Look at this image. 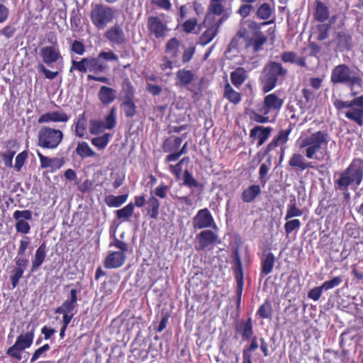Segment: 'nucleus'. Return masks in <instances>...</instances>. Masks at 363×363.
<instances>
[{"instance_id": "c85d7f7f", "label": "nucleus", "mask_w": 363, "mask_h": 363, "mask_svg": "<svg viewBox=\"0 0 363 363\" xmlns=\"http://www.w3.org/2000/svg\"><path fill=\"white\" fill-rule=\"evenodd\" d=\"M116 90L111 87L102 86L98 92L99 99L104 105L110 104L116 98Z\"/></svg>"}, {"instance_id": "f03ea898", "label": "nucleus", "mask_w": 363, "mask_h": 363, "mask_svg": "<svg viewBox=\"0 0 363 363\" xmlns=\"http://www.w3.org/2000/svg\"><path fill=\"white\" fill-rule=\"evenodd\" d=\"M330 136L328 129L317 130L301 137L298 147L303 155L308 160H322L328 154Z\"/></svg>"}, {"instance_id": "393cba45", "label": "nucleus", "mask_w": 363, "mask_h": 363, "mask_svg": "<svg viewBox=\"0 0 363 363\" xmlns=\"http://www.w3.org/2000/svg\"><path fill=\"white\" fill-rule=\"evenodd\" d=\"M232 84L239 89L248 78L247 71L242 67H236L230 74Z\"/></svg>"}, {"instance_id": "dca6fc26", "label": "nucleus", "mask_w": 363, "mask_h": 363, "mask_svg": "<svg viewBox=\"0 0 363 363\" xmlns=\"http://www.w3.org/2000/svg\"><path fill=\"white\" fill-rule=\"evenodd\" d=\"M218 240L216 233L211 230H203L196 235V249L197 250H204L210 246H213Z\"/></svg>"}, {"instance_id": "9d476101", "label": "nucleus", "mask_w": 363, "mask_h": 363, "mask_svg": "<svg viewBox=\"0 0 363 363\" xmlns=\"http://www.w3.org/2000/svg\"><path fill=\"white\" fill-rule=\"evenodd\" d=\"M48 41L52 43L51 45L43 47L40 49V55L43 59V62L50 65L52 63L57 62L59 60H62V57L60 53L59 45L57 44V38L48 39Z\"/></svg>"}, {"instance_id": "a878e982", "label": "nucleus", "mask_w": 363, "mask_h": 363, "mask_svg": "<svg viewBox=\"0 0 363 363\" xmlns=\"http://www.w3.org/2000/svg\"><path fill=\"white\" fill-rule=\"evenodd\" d=\"M182 137L174 135L168 137L162 143L163 151L169 154L177 152L182 145Z\"/></svg>"}, {"instance_id": "1a4fd4ad", "label": "nucleus", "mask_w": 363, "mask_h": 363, "mask_svg": "<svg viewBox=\"0 0 363 363\" xmlns=\"http://www.w3.org/2000/svg\"><path fill=\"white\" fill-rule=\"evenodd\" d=\"M294 123H289V126L286 129H281L278 132V134L272 139V140L267 145L264 154L265 155H269V153L275 150L277 147H281V160L283 159L286 147L284 145L288 142L289 139V135L294 128Z\"/></svg>"}, {"instance_id": "09e8293b", "label": "nucleus", "mask_w": 363, "mask_h": 363, "mask_svg": "<svg viewBox=\"0 0 363 363\" xmlns=\"http://www.w3.org/2000/svg\"><path fill=\"white\" fill-rule=\"evenodd\" d=\"M272 303L269 300L267 299L259 307L257 311V315L263 319L271 318L272 315Z\"/></svg>"}, {"instance_id": "423d86ee", "label": "nucleus", "mask_w": 363, "mask_h": 363, "mask_svg": "<svg viewBox=\"0 0 363 363\" xmlns=\"http://www.w3.org/2000/svg\"><path fill=\"white\" fill-rule=\"evenodd\" d=\"M63 132L50 126H42L37 134V145L43 149L55 150L62 143Z\"/></svg>"}, {"instance_id": "bb28decb", "label": "nucleus", "mask_w": 363, "mask_h": 363, "mask_svg": "<svg viewBox=\"0 0 363 363\" xmlns=\"http://www.w3.org/2000/svg\"><path fill=\"white\" fill-rule=\"evenodd\" d=\"M135 89L130 79L125 77L121 83V89L120 91L121 100L135 99Z\"/></svg>"}, {"instance_id": "a19ab883", "label": "nucleus", "mask_w": 363, "mask_h": 363, "mask_svg": "<svg viewBox=\"0 0 363 363\" xmlns=\"http://www.w3.org/2000/svg\"><path fill=\"white\" fill-rule=\"evenodd\" d=\"M89 71L96 74L104 72L108 65L97 55L96 57H89Z\"/></svg>"}, {"instance_id": "13d9d810", "label": "nucleus", "mask_w": 363, "mask_h": 363, "mask_svg": "<svg viewBox=\"0 0 363 363\" xmlns=\"http://www.w3.org/2000/svg\"><path fill=\"white\" fill-rule=\"evenodd\" d=\"M104 127L106 129H113L116 124V108H111L109 113L105 117Z\"/></svg>"}, {"instance_id": "72a5a7b5", "label": "nucleus", "mask_w": 363, "mask_h": 363, "mask_svg": "<svg viewBox=\"0 0 363 363\" xmlns=\"http://www.w3.org/2000/svg\"><path fill=\"white\" fill-rule=\"evenodd\" d=\"M180 41L175 37L170 38L165 45V53L170 59L177 60L179 55Z\"/></svg>"}, {"instance_id": "20e7f679", "label": "nucleus", "mask_w": 363, "mask_h": 363, "mask_svg": "<svg viewBox=\"0 0 363 363\" xmlns=\"http://www.w3.org/2000/svg\"><path fill=\"white\" fill-rule=\"evenodd\" d=\"M288 70L277 62H269L265 65L259 77L262 90L264 93L272 91L277 85L279 78H284Z\"/></svg>"}, {"instance_id": "3c124183", "label": "nucleus", "mask_w": 363, "mask_h": 363, "mask_svg": "<svg viewBox=\"0 0 363 363\" xmlns=\"http://www.w3.org/2000/svg\"><path fill=\"white\" fill-rule=\"evenodd\" d=\"M272 13V9L268 3L261 4L257 11V16L259 19L267 20Z\"/></svg>"}, {"instance_id": "cd10ccee", "label": "nucleus", "mask_w": 363, "mask_h": 363, "mask_svg": "<svg viewBox=\"0 0 363 363\" xmlns=\"http://www.w3.org/2000/svg\"><path fill=\"white\" fill-rule=\"evenodd\" d=\"M281 60L284 63L295 64L301 67H306V58L298 56L293 51L284 52L281 55Z\"/></svg>"}, {"instance_id": "a211bd4d", "label": "nucleus", "mask_w": 363, "mask_h": 363, "mask_svg": "<svg viewBox=\"0 0 363 363\" xmlns=\"http://www.w3.org/2000/svg\"><path fill=\"white\" fill-rule=\"evenodd\" d=\"M260 259V277H265L273 272L276 262V257L270 250H264L259 255Z\"/></svg>"}, {"instance_id": "603ef678", "label": "nucleus", "mask_w": 363, "mask_h": 363, "mask_svg": "<svg viewBox=\"0 0 363 363\" xmlns=\"http://www.w3.org/2000/svg\"><path fill=\"white\" fill-rule=\"evenodd\" d=\"M24 350L16 342L9 347L6 353L11 359L20 361L22 359V352Z\"/></svg>"}, {"instance_id": "2f4dec72", "label": "nucleus", "mask_w": 363, "mask_h": 363, "mask_svg": "<svg viewBox=\"0 0 363 363\" xmlns=\"http://www.w3.org/2000/svg\"><path fill=\"white\" fill-rule=\"evenodd\" d=\"M160 203L155 196L149 197L147 201V215L152 219H157L160 213Z\"/></svg>"}, {"instance_id": "5fc2aeb1", "label": "nucleus", "mask_w": 363, "mask_h": 363, "mask_svg": "<svg viewBox=\"0 0 363 363\" xmlns=\"http://www.w3.org/2000/svg\"><path fill=\"white\" fill-rule=\"evenodd\" d=\"M24 271V269H21L20 267H14L11 270L10 280L12 285V289H15L18 286L20 279L23 275Z\"/></svg>"}, {"instance_id": "f704fd0d", "label": "nucleus", "mask_w": 363, "mask_h": 363, "mask_svg": "<svg viewBox=\"0 0 363 363\" xmlns=\"http://www.w3.org/2000/svg\"><path fill=\"white\" fill-rule=\"evenodd\" d=\"M176 79L177 85L186 86L194 80V74L191 70L182 69L176 73Z\"/></svg>"}, {"instance_id": "e433bc0d", "label": "nucleus", "mask_w": 363, "mask_h": 363, "mask_svg": "<svg viewBox=\"0 0 363 363\" xmlns=\"http://www.w3.org/2000/svg\"><path fill=\"white\" fill-rule=\"evenodd\" d=\"M352 35L347 31H339L337 33V45L340 49L352 48Z\"/></svg>"}, {"instance_id": "864d4df0", "label": "nucleus", "mask_w": 363, "mask_h": 363, "mask_svg": "<svg viewBox=\"0 0 363 363\" xmlns=\"http://www.w3.org/2000/svg\"><path fill=\"white\" fill-rule=\"evenodd\" d=\"M267 161H268V164H266V163L261 164V165L259 167V179L263 186H265V184L267 182V175L269 170L270 169V167H271V156L269 157Z\"/></svg>"}, {"instance_id": "2eb2a0df", "label": "nucleus", "mask_w": 363, "mask_h": 363, "mask_svg": "<svg viewBox=\"0 0 363 363\" xmlns=\"http://www.w3.org/2000/svg\"><path fill=\"white\" fill-rule=\"evenodd\" d=\"M241 30L238 32V35L240 38H242L245 42V47L247 48L252 47L254 52H257L263 49L264 45L267 42V37L262 32L258 30L255 32L252 38L245 37L244 33Z\"/></svg>"}, {"instance_id": "4468645a", "label": "nucleus", "mask_w": 363, "mask_h": 363, "mask_svg": "<svg viewBox=\"0 0 363 363\" xmlns=\"http://www.w3.org/2000/svg\"><path fill=\"white\" fill-rule=\"evenodd\" d=\"M284 104V99L279 98L275 93L264 96L263 104L258 108V112L268 115L271 111H279Z\"/></svg>"}, {"instance_id": "f257e3e1", "label": "nucleus", "mask_w": 363, "mask_h": 363, "mask_svg": "<svg viewBox=\"0 0 363 363\" xmlns=\"http://www.w3.org/2000/svg\"><path fill=\"white\" fill-rule=\"evenodd\" d=\"M330 82L333 85L342 84L350 90V96L354 98L350 101L336 99L333 106L338 115H343L346 118L354 122L359 126L363 125V95L357 96L358 92L354 90L355 86L362 88L363 84L362 74L354 70L347 64H340L333 67L330 74Z\"/></svg>"}, {"instance_id": "79ce46f5", "label": "nucleus", "mask_w": 363, "mask_h": 363, "mask_svg": "<svg viewBox=\"0 0 363 363\" xmlns=\"http://www.w3.org/2000/svg\"><path fill=\"white\" fill-rule=\"evenodd\" d=\"M128 197V194L119 196L108 195L105 197L104 201L110 208H118L126 202Z\"/></svg>"}, {"instance_id": "7c9ffc66", "label": "nucleus", "mask_w": 363, "mask_h": 363, "mask_svg": "<svg viewBox=\"0 0 363 363\" xmlns=\"http://www.w3.org/2000/svg\"><path fill=\"white\" fill-rule=\"evenodd\" d=\"M261 194V188L258 184H252L245 189L241 198L244 203L252 202Z\"/></svg>"}, {"instance_id": "9b49d317", "label": "nucleus", "mask_w": 363, "mask_h": 363, "mask_svg": "<svg viewBox=\"0 0 363 363\" xmlns=\"http://www.w3.org/2000/svg\"><path fill=\"white\" fill-rule=\"evenodd\" d=\"M147 28L149 35L157 39L164 38L169 30L166 23L158 16H151L147 18Z\"/></svg>"}, {"instance_id": "5701e85b", "label": "nucleus", "mask_w": 363, "mask_h": 363, "mask_svg": "<svg viewBox=\"0 0 363 363\" xmlns=\"http://www.w3.org/2000/svg\"><path fill=\"white\" fill-rule=\"evenodd\" d=\"M48 252V247L45 242H43L37 248L34 257L32 259L30 272H36L45 262Z\"/></svg>"}, {"instance_id": "7ed1b4c3", "label": "nucleus", "mask_w": 363, "mask_h": 363, "mask_svg": "<svg viewBox=\"0 0 363 363\" xmlns=\"http://www.w3.org/2000/svg\"><path fill=\"white\" fill-rule=\"evenodd\" d=\"M363 181V159L354 157L348 167L337 174L334 180L335 190L342 191L345 198L349 197V187L357 188Z\"/></svg>"}, {"instance_id": "49530a36", "label": "nucleus", "mask_w": 363, "mask_h": 363, "mask_svg": "<svg viewBox=\"0 0 363 363\" xmlns=\"http://www.w3.org/2000/svg\"><path fill=\"white\" fill-rule=\"evenodd\" d=\"M183 184L190 189L198 188L200 189H203V185L197 181L188 170L185 169L183 174Z\"/></svg>"}, {"instance_id": "473e14b6", "label": "nucleus", "mask_w": 363, "mask_h": 363, "mask_svg": "<svg viewBox=\"0 0 363 363\" xmlns=\"http://www.w3.org/2000/svg\"><path fill=\"white\" fill-rule=\"evenodd\" d=\"M76 154L82 159L99 157L86 142H79L75 149Z\"/></svg>"}, {"instance_id": "680f3d73", "label": "nucleus", "mask_w": 363, "mask_h": 363, "mask_svg": "<svg viewBox=\"0 0 363 363\" xmlns=\"http://www.w3.org/2000/svg\"><path fill=\"white\" fill-rule=\"evenodd\" d=\"M301 225L298 219H289L284 224V230L286 235L291 234L294 230H298Z\"/></svg>"}, {"instance_id": "aec40b11", "label": "nucleus", "mask_w": 363, "mask_h": 363, "mask_svg": "<svg viewBox=\"0 0 363 363\" xmlns=\"http://www.w3.org/2000/svg\"><path fill=\"white\" fill-rule=\"evenodd\" d=\"M126 260V255L123 252H111L104 261V266L106 269H117L122 267Z\"/></svg>"}, {"instance_id": "6ab92c4d", "label": "nucleus", "mask_w": 363, "mask_h": 363, "mask_svg": "<svg viewBox=\"0 0 363 363\" xmlns=\"http://www.w3.org/2000/svg\"><path fill=\"white\" fill-rule=\"evenodd\" d=\"M273 128L270 126L256 125L250 131V138L257 141V146L262 145L270 137Z\"/></svg>"}, {"instance_id": "ddd939ff", "label": "nucleus", "mask_w": 363, "mask_h": 363, "mask_svg": "<svg viewBox=\"0 0 363 363\" xmlns=\"http://www.w3.org/2000/svg\"><path fill=\"white\" fill-rule=\"evenodd\" d=\"M13 217L16 221L15 224L16 232L28 234L30 230V225L27 220L32 219V212L30 210H16L13 213Z\"/></svg>"}, {"instance_id": "c03bdc74", "label": "nucleus", "mask_w": 363, "mask_h": 363, "mask_svg": "<svg viewBox=\"0 0 363 363\" xmlns=\"http://www.w3.org/2000/svg\"><path fill=\"white\" fill-rule=\"evenodd\" d=\"M218 30L213 26L207 27V29L201 34L199 38V44L205 46L211 43L213 38L217 35Z\"/></svg>"}, {"instance_id": "4d7b16f0", "label": "nucleus", "mask_w": 363, "mask_h": 363, "mask_svg": "<svg viewBox=\"0 0 363 363\" xmlns=\"http://www.w3.org/2000/svg\"><path fill=\"white\" fill-rule=\"evenodd\" d=\"M331 26L328 23H322L317 26L318 41H323L328 38Z\"/></svg>"}, {"instance_id": "69168bd1", "label": "nucleus", "mask_w": 363, "mask_h": 363, "mask_svg": "<svg viewBox=\"0 0 363 363\" xmlns=\"http://www.w3.org/2000/svg\"><path fill=\"white\" fill-rule=\"evenodd\" d=\"M187 143H185L182 148H179L177 152H174L172 154H169L165 157V162H171L177 160L182 155L185 154L187 152Z\"/></svg>"}, {"instance_id": "a18cd8bd", "label": "nucleus", "mask_w": 363, "mask_h": 363, "mask_svg": "<svg viewBox=\"0 0 363 363\" xmlns=\"http://www.w3.org/2000/svg\"><path fill=\"white\" fill-rule=\"evenodd\" d=\"M133 212L134 205L130 202L122 208L116 210L115 214L118 220L125 221L129 220L133 216Z\"/></svg>"}, {"instance_id": "0e129e2a", "label": "nucleus", "mask_w": 363, "mask_h": 363, "mask_svg": "<svg viewBox=\"0 0 363 363\" xmlns=\"http://www.w3.org/2000/svg\"><path fill=\"white\" fill-rule=\"evenodd\" d=\"M249 116L251 121L258 123H267L269 121L267 115H264L254 110L250 111Z\"/></svg>"}, {"instance_id": "4be33fe9", "label": "nucleus", "mask_w": 363, "mask_h": 363, "mask_svg": "<svg viewBox=\"0 0 363 363\" xmlns=\"http://www.w3.org/2000/svg\"><path fill=\"white\" fill-rule=\"evenodd\" d=\"M6 151L1 154L4 163L6 167H13V159L18 149V143L16 139L9 140L6 143Z\"/></svg>"}, {"instance_id": "58836bf2", "label": "nucleus", "mask_w": 363, "mask_h": 363, "mask_svg": "<svg viewBox=\"0 0 363 363\" xmlns=\"http://www.w3.org/2000/svg\"><path fill=\"white\" fill-rule=\"evenodd\" d=\"M223 96L235 105L238 104L242 99L240 93L235 91L229 83L224 86Z\"/></svg>"}, {"instance_id": "37998d69", "label": "nucleus", "mask_w": 363, "mask_h": 363, "mask_svg": "<svg viewBox=\"0 0 363 363\" xmlns=\"http://www.w3.org/2000/svg\"><path fill=\"white\" fill-rule=\"evenodd\" d=\"M315 18L319 22H324L329 17V11L328 7L320 1H315Z\"/></svg>"}, {"instance_id": "052dcab7", "label": "nucleus", "mask_w": 363, "mask_h": 363, "mask_svg": "<svg viewBox=\"0 0 363 363\" xmlns=\"http://www.w3.org/2000/svg\"><path fill=\"white\" fill-rule=\"evenodd\" d=\"M223 0H211L208 7V11H212L217 16H220L223 12Z\"/></svg>"}, {"instance_id": "ea45409f", "label": "nucleus", "mask_w": 363, "mask_h": 363, "mask_svg": "<svg viewBox=\"0 0 363 363\" xmlns=\"http://www.w3.org/2000/svg\"><path fill=\"white\" fill-rule=\"evenodd\" d=\"M74 125L76 136L80 138H83L86 134L87 128V121L84 112L79 116Z\"/></svg>"}, {"instance_id": "de8ad7c7", "label": "nucleus", "mask_w": 363, "mask_h": 363, "mask_svg": "<svg viewBox=\"0 0 363 363\" xmlns=\"http://www.w3.org/2000/svg\"><path fill=\"white\" fill-rule=\"evenodd\" d=\"M69 72L77 70L82 73H86L88 70L89 71V57H84L79 61L72 60Z\"/></svg>"}, {"instance_id": "39448f33", "label": "nucleus", "mask_w": 363, "mask_h": 363, "mask_svg": "<svg viewBox=\"0 0 363 363\" xmlns=\"http://www.w3.org/2000/svg\"><path fill=\"white\" fill-rule=\"evenodd\" d=\"M114 9L102 3H92L89 13L93 26L98 30H103L115 18Z\"/></svg>"}, {"instance_id": "e2e57ef3", "label": "nucleus", "mask_w": 363, "mask_h": 363, "mask_svg": "<svg viewBox=\"0 0 363 363\" xmlns=\"http://www.w3.org/2000/svg\"><path fill=\"white\" fill-rule=\"evenodd\" d=\"M196 52V47L194 45H191L188 47L184 48V50L182 55V62L183 64L189 62L194 57Z\"/></svg>"}, {"instance_id": "412c9836", "label": "nucleus", "mask_w": 363, "mask_h": 363, "mask_svg": "<svg viewBox=\"0 0 363 363\" xmlns=\"http://www.w3.org/2000/svg\"><path fill=\"white\" fill-rule=\"evenodd\" d=\"M235 330L241 335L243 341L249 340L253 335L252 318L249 317L246 320H237L235 324Z\"/></svg>"}, {"instance_id": "6e6d98bb", "label": "nucleus", "mask_w": 363, "mask_h": 363, "mask_svg": "<svg viewBox=\"0 0 363 363\" xmlns=\"http://www.w3.org/2000/svg\"><path fill=\"white\" fill-rule=\"evenodd\" d=\"M303 215V211L296 206V203L288 205L284 219L288 220L294 217H299Z\"/></svg>"}, {"instance_id": "0eeeda50", "label": "nucleus", "mask_w": 363, "mask_h": 363, "mask_svg": "<svg viewBox=\"0 0 363 363\" xmlns=\"http://www.w3.org/2000/svg\"><path fill=\"white\" fill-rule=\"evenodd\" d=\"M77 294L78 291L77 289H71L69 298L64 301L62 304L57 307L55 311V313L63 314L62 324V327L67 328L69 324L74 315V313L72 312L77 306Z\"/></svg>"}, {"instance_id": "338daca9", "label": "nucleus", "mask_w": 363, "mask_h": 363, "mask_svg": "<svg viewBox=\"0 0 363 363\" xmlns=\"http://www.w3.org/2000/svg\"><path fill=\"white\" fill-rule=\"evenodd\" d=\"M198 20L196 18H189L182 24V29L184 32L186 33H191L195 29Z\"/></svg>"}, {"instance_id": "f3484780", "label": "nucleus", "mask_w": 363, "mask_h": 363, "mask_svg": "<svg viewBox=\"0 0 363 363\" xmlns=\"http://www.w3.org/2000/svg\"><path fill=\"white\" fill-rule=\"evenodd\" d=\"M104 37L113 45H121L127 41L123 28L118 23L108 28L104 33Z\"/></svg>"}, {"instance_id": "f8f14e48", "label": "nucleus", "mask_w": 363, "mask_h": 363, "mask_svg": "<svg viewBox=\"0 0 363 363\" xmlns=\"http://www.w3.org/2000/svg\"><path fill=\"white\" fill-rule=\"evenodd\" d=\"M193 226L195 229L216 228L214 218L207 208L198 211L193 218Z\"/></svg>"}, {"instance_id": "c9c22d12", "label": "nucleus", "mask_w": 363, "mask_h": 363, "mask_svg": "<svg viewBox=\"0 0 363 363\" xmlns=\"http://www.w3.org/2000/svg\"><path fill=\"white\" fill-rule=\"evenodd\" d=\"M354 330L350 328H347L340 335V346L344 352L349 351V347L352 344L355 335L353 334Z\"/></svg>"}, {"instance_id": "4c0bfd02", "label": "nucleus", "mask_w": 363, "mask_h": 363, "mask_svg": "<svg viewBox=\"0 0 363 363\" xmlns=\"http://www.w3.org/2000/svg\"><path fill=\"white\" fill-rule=\"evenodd\" d=\"M121 108L126 118H133L137 114V106L134 99L121 100Z\"/></svg>"}, {"instance_id": "b1692460", "label": "nucleus", "mask_w": 363, "mask_h": 363, "mask_svg": "<svg viewBox=\"0 0 363 363\" xmlns=\"http://www.w3.org/2000/svg\"><path fill=\"white\" fill-rule=\"evenodd\" d=\"M289 165L292 168L300 171H304L308 168H314L313 162H307L303 155L300 153L292 154L289 160Z\"/></svg>"}, {"instance_id": "6e6552de", "label": "nucleus", "mask_w": 363, "mask_h": 363, "mask_svg": "<svg viewBox=\"0 0 363 363\" xmlns=\"http://www.w3.org/2000/svg\"><path fill=\"white\" fill-rule=\"evenodd\" d=\"M233 273L236 281V307L239 308L241 304L242 294L244 287V273L241 257L238 250L233 253Z\"/></svg>"}, {"instance_id": "bf43d9fd", "label": "nucleus", "mask_w": 363, "mask_h": 363, "mask_svg": "<svg viewBox=\"0 0 363 363\" xmlns=\"http://www.w3.org/2000/svg\"><path fill=\"white\" fill-rule=\"evenodd\" d=\"M105 129L104 121L100 120L90 121L89 131L91 135H98Z\"/></svg>"}, {"instance_id": "8fccbe9b", "label": "nucleus", "mask_w": 363, "mask_h": 363, "mask_svg": "<svg viewBox=\"0 0 363 363\" xmlns=\"http://www.w3.org/2000/svg\"><path fill=\"white\" fill-rule=\"evenodd\" d=\"M112 135L110 133H104L103 135L91 139V144L99 150H104L108 144Z\"/></svg>"}, {"instance_id": "774afa93", "label": "nucleus", "mask_w": 363, "mask_h": 363, "mask_svg": "<svg viewBox=\"0 0 363 363\" xmlns=\"http://www.w3.org/2000/svg\"><path fill=\"white\" fill-rule=\"evenodd\" d=\"M28 158V152L27 151L24 150L19 154L16 157L15 164L13 166V168L16 171L19 172L22 167L24 165L26 160Z\"/></svg>"}, {"instance_id": "c756f323", "label": "nucleus", "mask_w": 363, "mask_h": 363, "mask_svg": "<svg viewBox=\"0 0 363 363\" xmlns=\"http://www.w3.org/2000/svg\"><path fill=\"white\" fill-rule=\"evenodd\" d=\"M35 336V327H32L26 333L20 334L16 340V343L21 347L23 350L29 348L33 342Z\"/></svg>"}]
</instances>
